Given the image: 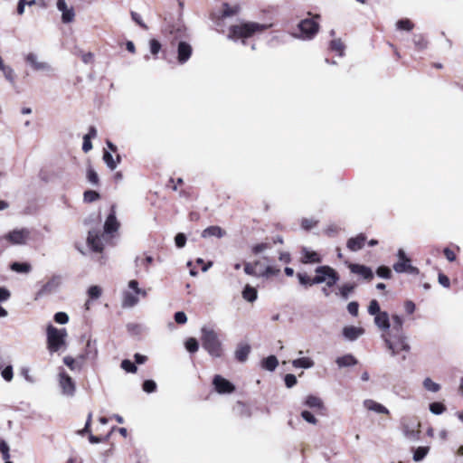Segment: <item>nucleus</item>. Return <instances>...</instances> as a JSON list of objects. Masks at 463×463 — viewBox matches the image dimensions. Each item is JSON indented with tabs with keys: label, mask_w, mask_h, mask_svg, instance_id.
I'll return each mask as SVG.
<instances>
[{
	"label": "nucleus",
	"mask_w": 463,
	"mask_h": 463,
	"mask_svg": "<svg viewBox=\"0 0 463 463\" xmlns=\"http://www.w3.org/2000/svg\"><path fill=\"white\" fill-rule=\"evenodd\" d=\"M423 385L430 392H436L439 390V384L434 383L430 378H426Z\"/></svg>",
	"instance_id": "54"
},
{
	"label": "nucleus",
	"mask_w": 463,
	"mask_h": 463,
	"mask_svg": "<svg viewBox=\"0 0 463 463\" xmlns=\"http://www.w3.org/2000/svg\"><path fill=\"white\" fill-rule=\"evenodd\" d=\"M392 326L388 333V335H403V330H402V325L403 320L402 318L398 315H393L392 317Z\"/></svg>",
	"instance_id": "26"
},
{
	"label": "nucleus",
	"mask_w": 463,
	"mask_h": 463,
	"mask_svg": "<svg viewBox=\"0 0 463 463\" xmlns=\"http://www.w3.org/2000/svg\"><path fill=\"white\" fill-rule=\"evenodd\" d=\"M202 345L213 357H221L223 354L218 334L210 327L202 328Z\"/></svg>",
	"instance_id": "2"
},
{
	"label": "nucleus",
	"mask_w": 463,
	"mask_h": 463,
	"mask_svg": "<svg viewBox=\"0 0 463 463\" xmlns=\"http://www.w3.org/2000/svg\"><path fill=\"white\" fill-rule=\"evenodd\" d=\"M10 269L17 273H29L32 270V265L28 262H13Z\"/></svg>",
	"instance_id": "29"
},
{
	"label": "nucleus",
	"mask_w": 463,
	"mask_h": 463,
	"mask_svg": "<svg viewBox=\"0 0 463 463\" xmlns=\"http://www.w3.org/2000/svg\"><path fill=\"white\" fill-rule=\"evenodd\" d=\"M119 228V222L116 217L115 206L112 205L110 209V213L108 215L105 223H104V232L108 234H111L113 232H118Z\"/></svg>",
	"instance_id": "14"
},
{
	"label": "nucleus",
	"mask_w": 463,
	"mask_h": 463,
	"mask_svg": "<svg viewBox=\"0 0 463 463\" xmlns=\"http://www.w3.org/2000/svg\"><path fill=\"white\" fill-rule=\"evenodd\" d=\"M260 264V260H255L253 262H245L244 272L250 276L260 277L261 274L260 269H257V265Z\"/></svg>",
	"instance_id": "28"
},
{
	"label": "nucleus",
	"mask_w": 463,
	"mask_h": 463,
	"mask_svg": "<svg viewBox=\"0 0 463 463\" xmlns=\"http://www.w3.org/2000/svg\"><path fill=\"white\" fill-rule=\"evenodd\" d=\"M26 61L36 71L43 70L47 67V65L44 62L37 61V57L33 53H29L26 56Z\"/></svg>",
	"instance_id": "37"
},
{
	"label": "nucleus",
	"mask_w": 463,
	"mask_h": 463,
	"mask_svg": "<svg viewBox=\"0 0 463 463\" xmlns=\"http://www.w3.org/2000/svg\"><path fill=\"white\" fill-rule=\"evenodd\" d=\"M354 289V284H344L340 287L339 291L342 298L346 299L351 292Z\"/></svg>",
	"instance_id": "49"
},
{
	"label": "nucleus",
	"mask_w": 463,
	"mask_h": 463,
	"mask_svg": "<svg viewBox=\"0 0 463 463\" xmlns=\"http://www.w3.org/2000/svg\"><path fill=\"white\" fill-rule=\"evenodd\" d=\"M374 323L384 333L390 330V318L388 313L385 311H383L374 317Z\"/></svg>",
	"instance_id": "23"
},
{
	"label": "nucleus",
	"mask_w": 463,
	"mask_h": 463,
	"mask_svg": "<svg viewBox=\"0 0 463 463\" xmlns=\"http://www.w3.org/2000/svg\"><path fill=\"white\" fill-rule=\"evenodd\" d=\"M339 280L338 273L329 266H319L316 269V276L313 278V282L320 284L326 283L327 287H333Z\"/></svg>",
	"instance_id": "5"
},
{
	"label": "nucleus",
	"mask_w": 463,
	"mask_h": 463,
	"mask_svg": "<svg viewBox=\"0 0 463 463\" xmlns=\"http://www.w3.org/2000/svg\"><path fill=\"white\" fill-rule=\"evenodd\" d=\"M225 231L222 230L220 226L213 225L209 226L203 231L202 236L203 238L207 237H217L222 238L224 236Z\"/></svg>",
	"instance_id": "27"
},
{
	"label": "nucleus",
	"mask_w": 463,
	"mask_h": 463,
	"mask_svg": "<svg viewBox=\"0 0 463 463\" xmlns=\"http://www.w3.org/2000/svg\"><path fill=\"white\" fill-rule=\"evenodd\" d=\"M385 343L392 354H397L401 351H409L410 349V345L406 343L404 335H388V337H385Z\"/></svg>",
	"instance_id": "9"
},
{
	"label": "nucleus",
	"mask_w": 463,
	"mask_h": 463,
	"mask_svg": "<svg viewBox=\"0 0 463 463\" xmlns=\"http://www.w3.org/2000/svg\"><path fill=\"white\" fill-rule=\"evenodd\" d=\"M86 356L80 354L77 357L66 356L64 357V364L72 371H79L84 365Z\"/></svg>",
	"instance_id": "19"
},
{
	"label": "nucleus",
	"mask_w": 463,
	"mask_h": 463,
	"mask_svg": "<svg viewBox=\"0 0 463 463\" xmlns=\"http://www.w3.org/2000/svg\"><path fill=\"white\" fill-rule=\"evenodd\" d=\"M460 251V248L457 245H453L452 247H446L443 250V254L446 259L452 262L457 260V254Z\"/></svg>",
	"instance_id": "33"
},
{
	"label": "nucleus",
	"mask_w": 463,
	"mask_h": 463,
	"mask_svg": "<svg viewBox=\"0 0 463 463\" xmlns=\"http://www.w3.org/2000/svg\"><path fill=\"white\" fill-rule=\"evenodd\" d=\"M102 294V289L99 286H91L88 289V296L90 299H98Z\"/></svg>",
	"instance_id": "44"
},
{
	"label": "nucleus",
	"mask_w": 463,
	"mask_h": 463,
	"mask_svg": "<svg viewBox=\"0 0 463 463\" xmlns=\"http://www.w3.org/2000/svg\"><path fill=\"white\" fill-rule=\"evenodd\" d=\"M58 388L63 396L71 397L76 390V383L72 378H59Z\"/></svg>",
	"instance_id": "12"
},
{
	"label": "nucleus",
	"mask_w": 463,
	"mask_h": 463,
	"mask_svg": "<svg viewBox=\"0 0 463 463\" xmlns=\"http://www.w3.org/2000/svg\"><path fill=\"white\" fill-rule=\"evenodd\" d=\"M397 29L401 31H411L414 28V24L408 18L400 19L396 23Z\"/></svg>",
	"instance_id": "39"
},
{
	"label": "nucleus",
	"mask_w": 463,
	"mask_h": 463,
	"mask_svg": "<svg viewBox=\"0 0 463 463\" xmlns=\"http://www.w3.org/2000/svg\"><path fill=\"white\" fill-rule=\"evenodd\" d=\"M420 427V422L411 423V424L403 423L402 424V431H403L404 436L407 439H410L412 440L419 439Z\"/></svg>",
	"instance_id": "18"
},
{
	"label": "nucleus",
	"mask_w": 463,
	"mask_h": 463,
	"mask_svg": "<svg viewBox=\"0 0 463 463\" xmlns=\"http://www.w3.org/2000/svg\"><path fill=\"white\" fill-rule=\"evenodd\" d=\"M271 24H262L255 22H245L232 25L229 28L228 38L232 40L247 39L256 33H263L270 28Z\"/></svg>",
	"instance_id": "1"
},
{
	"label": "nucleus",
	"mask_w": 463,
	"mask_h": 463,
	"mask_svg": "<svg viewBox=\"0 0 463 463\" xmlns=\"http://www.w3.org/2000/svg\"><path fill=\"white\" fill-rule=\"evenodd\" d=\"M0 452L2 453V457H3L4 460H8L10 458L9 446L4 440L0 441Z\"/></svg>",
	"instance_id": "61"
},
{
	"label": "nucleus",
	"mask_w": 463,
	"mask_h": 463,
	"mask_svg": "<svg viewBox=\"0 0 463 463\" xmlns=\"http://www.w3.org/2000/svg\"><path fill=\"white\" fill-rule=\"evenodd\" d=\"M193 48L185 41H179L177 44V61L179 64H184L192 56Z\"/></svg>",
	"instance_id": "11"
},
{
	"label": "nucleus",
	"mask_w": 463,
	"mask_h": 463,
	"mask_svg": "<svg viewBox=\"0 0 463 463\" xmlns=\"http://www.w3.org/2000/svg\"><path fill=\"white\" fill-rule=\"evenodd\" d=\"M322 261V258L319 253L314 250H309L307 248H302L301 250V257L300 262L303 264H313V263H320Z\"/></svg>",
	"instance_id": "16"
},
{
	"label": "nucleus",
	"mask_w": 463,
	"mask_h": 463,
	"mask_svg": "<svg viewBox=\"0 0 463 463\" xmlns=\"http://www.w3.org/2000/svg\"><path fill=\"white\" fill-rule=\"evenodd\" d=\"M363 404L366 410L373 411L377 414L388 415L390 413L389 410L385 406H383V404H381L373 400L367 399V400L364 401Z\"/></svg>",
	"instance_id": "22"
},
{
	"label": "nucleus",
	"mask_w": 463,
	"mask_h": 463,
	"mask_svg": "<svg viewBox=\"0 0 463 463\" xmlns=\"http://www.w3.org/2000/svg\"><path fill=\"white\" fill-rule=\"evenodd\" d=\"M184 346L186 350L191 354L196 353L199 349L198 341L194 337H189L186 339L184 342Z\"/></svg>",
	"instance_id": "41"
},
{
	"label": "nucleus",
	"mask_w": 463,
	"mask_h": 463,
	"mask_svg": "<svg viewBox=\"0 0 463 463\" xmlns=\"http://www.w3.org/2000/svg\"><path fill=\"white\" fill-rule=\"evenodd\" d=\"M430 447L428 446H421L418 447L413 450V460L415 462L421 461L429 453Z\"/></svg>",
	"instance_id": "35"
},
{
	"label": "nucleus",
	"mask_w": 463,
	"mask_h": 463,
	"mask_svg": "<svg viewBox=\"0 0 463 463\" xmlns=\"http://www.w3.org/2000/svg\"><path fill=\"white\" fill-rule=\"evenodd\" d=\"M1 71H3L5 79L8 81H10V82L14 81V70L11 67L4 65V67L1 69Z\"/></svg>",
	"instance_id": "58"
},
{
	"label": "nucleus",
	"mask_w": 463,
	"mask_h": 463,
	"mask_svg": "<svg viewBox=\"0 0 463 463\" xmlns=\"http://www.w3.org/2000/svg\"><path fill=\"white\" fill-rule=\"evenodd\" d=\"M319 14H316L313 18H306L299 22L298 29L303 39H312L319 31Z\"/></svg>",
	"instance_id": "6"
},
{
	"label": "nucleus",
	"mask_w": 463,
	"mask_h": 463,
	"mask_svg": "<svg viewBox=\"0 0 463 463\" xmlns=\"http://www.w3.org/2000/svg\"><path fill=\"white\" fill-rule=\"evenodd\" d=\"M163 32L165 35L173 36L171 44H174V41L175 40L181 41L187 38L186 27L181 22L166 24Z\"/></svg>",
	"instance_id": "10"
},
{
	"label": "nucleus",
	"mask_w": 463,
	"mask_h": 463,
	"mask_svg": "<svg viewBox=\"0 0 463 463\" xmlns=\"http://www.w3.org/2000/svg\"><path fill=\"white\" fill-rule=\"evenodd\" d=\"M314 365V362L309 357H301L293 361V366L297 368H309Z\"/></svg>",
	"instance_id": "38"
},
{
	"label": "nucleus",
	"mask_w": 463,
	"mask_h": 463,
	"mask_svg": "<svg viewBox=\"0 0 463 463\" xmlns=\"http://www.w3.org/2000/svg\"><path fill=\"white\" fill-rule=\"evenodd\" d=\"M121 367L127 372L135 373H137V366L135 363L131 362L130 360L125 359L121 362Z\"/></svg>",
	"instance_id": "46"
},
{
	"label": "nucleus",
	"mask_w": 463,
	"mask_h": 463,
	"mask_svg": "<svg viewBox=\"0 0 463 463\" xmlns=\"http://www.w3.org/2000/svg\"><path fill=\"white\" fill-rule=\"evenodd\" d=\"M399 260L393 264V269L398 273L419 274L418 268L411 264V259L408 258L403 250L398 251Z\"/></svg>",
	"instance_id": "8"
},
{
	"label": "nucleus",
	"mask_w": 463,
	"mask_h": 463,
	"mask_svg": "<svg viewBox=\"0 0 463 463\" xmlns=\"http://www.w3.org/2000/svg\"><path fill=\"white\" fill-rule=\"evenodd\" d=\"M257 297H258V292L256 290V288H254L253 287L250 286V285H246L242 290V298L249 301V302H253L257 299Z\"/></svg>",
	"instance_id": "30"
},
{
	"label": "nucleus",
	"mask_w": 463,
	"mask_h": 463,
	"mask_svg": "<svg viewBox=\"0 0 463 463\" xmlns=\"http://www.w3.org/2000/svg\"><path fill=\"white\" fill-rule=\"evenodd\" d=\"M213 384L218 393H231L234 391V385L226 378H213Z\"/></svg>",
	"instance_id": "15"
},
{
	"label": "nucleus",
	"mask_w": 463,
	"mask_h": 463,
	"mask_svg": "<svg viewBox=\"0 0 463 463\" xmlns=\"http://www.w3.org/2000/svg\"><path fill=\"white\" fill-rule=\"evenodd\" d=\"M54 321L58 324H66L69 321V317L64 312H58L54 315Z\"/></svg>",
	"instance_id": "64"
},
{
	"label": "nucleus",
	"mask_w": 463,
	"mask_h": 463,
	"mask_svg": "<svg viewBox=\"0 0 463 463\" xmlns=\"http://www.w3.org/2000/svg\"><path fill=\"white\" fill-rule=\"evenodd\" d=\"M356 363V359L352 354H345L336 360V364L340 367L354 365Z\"/></svg>",
	"instance_id": "36"
},
{
	"label": "nucleus",
	"mask_w": 463,
	"mask_h": 463,
	"mask_svg": "<svg viewBox=\"0 0 463 463\" xmlns=\"http://www.w3.org/2000/svg\"><path fill=\"white\" fill-rule=\"evenodd\" d=\"M60 283H61L60 278L53 276L46 283H44L42 286V288L37 292V297H42V296H44L47 294H51L60 286Z\"/></svg>",
	"instance_id": "17"
},
{
	"label": "nucleus",
	"mask_w": 463,
	"mask_h": 463,
	"mask_svg": "<svg viewBox=\"0 0 463 463\" xmlns=\"http://www.w3.org/2000/svg\"><path fill=\"white\" fill-rule=\"evenodd\" d=\"M305 403L307 406L313 408V409L323 408L322 401L318 397H316V396H312V395L307 396Z\"/></svg>",
	"instance_id": "40"
},
{
	"label": "nucleus",
	"mask_w": 463,
	"mask_h": 463,
	"mask_svg": "<svg viewBox=\"0 0 463 463\" xmlns=\"http://www.w3.org/2000/svg\"><path fill=\"white\" fill-rule=\"evenodd\" d=\"M297 277L299 280V283L306 287L316 284L315 282H313V278H310L307 273L298 272L297 274Z\"/></svg>",
	"instance_id": "43"
},
{
	"label": "nucleus",
	"mask_w": 463,
	"mask_h": 463,
	"mask_svg": "<svg viewBox=\"0 0 463 463\" xmlns=\"http://www.w3.org/2000/svg\"><path fill=\"white\" fill-rule=\"evenodd\" d=\"M87 243L89 247L94 251L100 253L104 250L103 242L100 235L96 231H90L87 237Z\"/></svg>",
	"instance_id": "13"
},
{
	"label": "nucleus",
	"mask_w": 463,
	"mask_h": 463,
	"mask_svg": "<svg viewBox=\"0 0 463 463\" xmlns=\"http://www.w3.org/2000/svg\"><path fill=\"white\" fill-rule=\"evenodd\" d=\"M130 15H131L132 20H133V21H134V22H135L138 26H140V27H141L142 29H144V30H147V29H148L147 25L143 22V20L141 19V16H140L137 13H136V12H134V11H131V12H130Z\"/></svg>",
	"instance_id": "57"
},
{
	"label": "nucleus",
	"mask_w": 463,
	"mask_h": 463,
	"mask_svg": "<svg viewBox=\"0 0 463 463\" xmlns=\"http://www.w3.org/2000/svg\"><path fill=\"white\" fill-rule=\"evenodd\" d=\"M345 45L341 39H334L330 42V50L336 52L339 56L345 54Z\"/></svg>",
	"instance_id": "34"
},
{
	"label": "nucleus",
	"mask_w": 463,
	"mask_h": 463,
	"mask_svg": "<svg viewBox=\"0 0 463 463\" xmlns=\"http://www.w3.org/2000/svg\"><path fill=\"white\" fill-rule=\"evenodd\" d=\"M67 331L65 328L58 329L52 325L47 326V345L51 352L59 351L65 345Z\"/></svg>",
	"instance_id": "4"
},
{
	"label": "nucleus",
	"mask_w": 463,
	"mask_h": 463,
	"mask_svg": "<svg viewBox=\"0 0 463 463\" xmlns=\"http://www.w3.org/2000/svg\"><path fill=\"white\" fill-rule=\"evenodd\" d=\"M445 410L446 407L440 402H432L430 404V411L435 415L443 413Z\"/></svg>",
	"instance_id": "47"
},
{
	"label": "nucleus",
	"mask_w": 463,
	"mask_h": 463,
	"mask_svg": "<svg viewBox=\"0 0 463 463\" xmlns=\"http://www.w3.org/2000/svg\"><path fill=\"white\" fill-rule=\"evenodd\" d=\"M364 330L362 327H356L354 326H345L343 329L344 336L350 341L357 339L364 334Z\"/></svg>",
	"instance_id": "25"
},
{
	"label": "nucleus",
	"mask_w": 463,
	"mask_h": 463,
	"mask_svg": "<svg viewBox=\"0 0 463 463\" xmlns=\"http://www.w3.org/2000/svg\"><path fill=\"white\" fill-rule=\"evenodd\" d=\"M156 388V383L151 379L145 381L143 383V390H144V392H146L147 393H151V392H155Z\"/></svg>",
	"instance_id": "59"
},
{
	"label": "nucleus",
	"mask_w": 463,
	"mask_h": 463,
	"mask_svg": "<svg viewBox=\"0 0 463 463\" xmlns=\"http://www.w3.org/2000/svg\"><path fill=\"white\" fill-rule=\"evenodd\" d=\"M271 247L270 243L268 242H260L252 247V252L254 254H259L262 251H264L267 249H269Z\"/></svg>",
	"instance_id": "60"
},
{
	"label": "nucleus",
	"mask_w": 463,
	"mask_h": 463,
	"mask_svg": "<svg viewBox=\"0 0 463 463\" xmlns=\"http://www.w3.org/2000/svg\"><path fill=\"white\" fill-rule=\"evenodd\" d=\"M380 305L377 300L373 299L371 300L369 307H368V313L372 316H376L377 314L381 313Z\"/></svg>",
	"instance_id": "53"
},
{
	"label": "nucleus",
	"mask_w": 463,
	"mask_h": 463,
	"mask_svg": "<svg viewBox=\"0 0 463 463\" xmlns=\"http://www.w3.org/2000/svg\"><path fill=\"white\" fill-rule=\"evenodd\" d=\"M87 178L92 184L98 185L99 184V178L96 171L92 167H89L87 170Z\"/></svg>",
	"instance_id": "45"
},
{
	"label": "nucleus",
	"mask_w": 463,
	"mask_h": 463,
	"mask_svg": "<svg viewBox=\"0 0 463 463\" xmlns=\"http://www.w3.org/2000/svg\"><path fill=\"white\" fill-rule=\"evenodd\" d=\"M413 43L418 50H423L427 47V41L424 39V37L420 34L414 35L413 37Z\"/></svg>",
	"instance_id": "48"
},
{
	"label": "nucleus",
	"mask_w": 463,
	"mask_h": 463,
	"mask_svg": "<svg viewBox=\"0 0 463 463\" xmlns=\"http://www.w3.org/2000/svg\"><path fill=\"white\" fill-rule=\"evenodd\" d=\"M260 276L263 277L276 276L279 273V269L272 266H266L265 268L260 269Z\"/></svg>",
	"instance_id": "52"
},
{
	"label": "nucleus",
	"mask_w": 463,
	"mask_h": 463,
	"mask_svg": "<svg viewBox=\"0 0 463 463\" xmlns=\"http://www.w3.org/2000/svg\"><path fill=\"white\" fill-rule=\"evenodd\" d=\"M349 269L351 272L363 277L364 279L371 280L373 278L372 269L364 265L350 264Z\"/></svg>",
	"instance_id": "20"
},
{
	"label": "nucleus",
	"mask_w": 463,
	"mask_h": 463,
	"mask_svg": "<svg viewBox=\"0 0 463 463\" xmlns=\"http://www.w3.org/2000/svg\"><path fill=\"white\" fill-rule=\"evenodd\" d=\"M137 294H132L130 292H125L123 295L122 299V307H134L137 301L138 298L137 297Z\"/></svg>",
	"instance_id": "32"
},
{
	"label": "nucleus",
	"mask_w": 463,
	"mask_h": 463,
	"mask_svg": "<svg viewBox=\"0 0 463 463\" xmlns=\"http://www.w3.org/2000/svg\"><path fill=\"white\" fill-rule=\"evenodd\" d=\"M250 345L246 343H240L235 350V358L238 362L243 363L250 353Z\"/></svg>",
	"instance_id": "24"
},
{
	"label": "nucleus",
	"mask_w": 463,
	"mask_h": 463,
	"mask_svg": "<svg viewBox=\"0 0 463 463\" xmlns=\"http://www.w3.org/2000/svg\"><path fill=\"white\" fill-rule=\"evenodd\" d=\"M317 222L314 221L312 219L304 218L301 221V227L306 230L309 231L312 228H314L317 225Z\"/></svg>",
	"instance_id": "63"
},
{
	"label": "nucleus",
	"mask_w": 463,
	"mask_h": 463,
	"mask_svg": "<svg viewBox=\"0 0 463 463\" xmlns=\"http://www.w3.org/2000/svg\"><path fill=\"white\" fill-rule=\"evenodd\" d=\"M99 194L94 190H87L83 194V199L86 203H92L99 199Z\"/></svg>",
	"instance_id": "42"
},
{
	"label": "nucleus",
	"mask_w": 463,
	"mask_h": 463,
	"mask_svg": "<svg viewBox=\"0 0 463 463\" xmlns=\"http://www.w3.org/2000/svg\"><path fill=\"white\" fill-rule=\"evenodd\" d=\"M376 273L379 277L383 279H390L392 276L391 269L388 268L387 266H380L377 269Z\"/></svg>",
	"instance_id": "55"
},
{
	"label": "nucleus",
	"mask_w": 463,
	"mask_h": 463,
	"mask_svg": "<svg viewBox=\"0 0 463 463\" xmlns=\"http://www.w3.org/2000/svg\"><path fill=\"white\" fill-rule=\"evenodd\" d=\"M279 364V361L275 355H269L261 361V367L268 370L273 371Z\"/></svg>",
	"instance_id": "31"
},
{
	"label": "nucleus",
	"mask_w": 463,
	"mask_h": 463,
	"mask_svg": "<svg viewBox=\"0 0 463 463\" xmlns=\"http://www.w3.org/2000/svg\"><path fill=\"white\" fill-rule=\"evenodd\" d=\"M149 45H150V52L151 53L156 56L158 54V52H160L161 50V43H159V41H157L156 39H151L150 42H149Z\"/></svg>",
	"instance_id": "56"
},
{
	"label": "nucleus",
	"mask_w": 463,
	"mask_h": 463,
	"mask_svg": "<svg viewBox=\"0 0 463 463\" xmlns=\"http://www.w3.org/2000/svg\"><path fill=\"white\" fill-rule=\"evenodd\" d=\"M75 16L74 10L72 7L68 8L61 14V20L64 24H68L73 21Z\"/></svg>",
	"instance_id": "51"
},
{
	"label": "nucleus",
	"mask_w": 463,
	"mask_h": 463,
	"mask_svg": "<svg viewBox=\"0 0 463 463\" xmlns=\"http://www.w3.org/2000/svg\"><path fill=\"white\" fill-rule=\"evenodd\" d=\"M103 160L111 170L116 168L117 162L114 160L112 155L109 152L104 151Z\"/></svg>",
	"instance_id": "50"
},
{
	"label": "nucleus",
	"mask_w": 463,
	"mask_h": 463,
	"mask_svg": "<svg viewBox=\"0 0 463 463\" xmlns=\"http://www.w3.org/2000/svg\"><path fill=\"white\" fill-rule=\"evenodd\" d=\"M366 239L364 233H360L355 237L350 238L347 241L346 246L351 251H357L364 248Z\"/></svg>",
	"instance_id": "21"
},
{
	"label": "nucleus",
	"mask_w": 463,
	"mask_h": 463,
	"mask_svg": "<svg viewBox=\"0 0 463 463\" xmlns=\"http://www.w3.org/2000/svg\"><path fill=\"white\" fill-rule=\"evenodd\" d=\"M30 237L28 229L23 228L20 230H13L4 236L0 237V254L9 245H23L25 244Z\"/></svg>",
	"instance_id": "3"
},
{
	"label": "nucleus",
	"mask_w": 463,
	"mask_h": 463,
	"mask_svg": "<svg viewBox=\"0 0 463 463\" xmlns=\"http://www.w3.org/2000/svg\"><path fill=\"white\" fill-rule=\"evenodd\" d=\"M239 11V5L231 6L228 3H222L221 8L211 13L210 18L215 25L221 26L225 18L236 15Z\"/></svg>",
	"instance_id": "7"
},
{
	"label": "nucleus",
	"mask_w": 463,
	"mask_h": 463,
	"mask_svg": "<svg viewBox=\"0 0 463 463\" xmlns=\"http://www.w3.org/2000/svg\"><path fill=\"white\" fill-rule=\"evenodd\" d=\"M175 243L177 248L184 247L186 243V236L184 233L179 232L175 237Z\"/></svg>",
	"instance_id": "62"
}]
</instances>
